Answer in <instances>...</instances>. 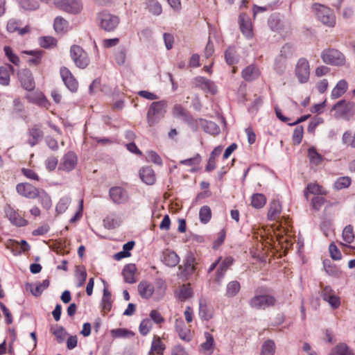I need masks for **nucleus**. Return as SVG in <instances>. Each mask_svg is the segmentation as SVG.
<instances>
[{
    "instance_id": "obj_52",
    "label": "nucleus",
    "mask_w": 355,
    "mask_h": 355,
    "mask_svg": "<svg viewBox=\"0 0 355 355\" xmlns=\"http://www.w3.org/2000/svg\"><path fill=\"white\" fill-rule=\"evenodd\" d=\"M39 44L44 49L55 46L57 44V40L51 36H42L39 38Z\"/></svg>"
},
{
    "instance_id": "obj_56",
    "label": "nucleus",
    "mask_w": 355,
    "mask_h": 355,
    "mask_svg": "<svg viewBox=\"0 0 355 355\" xmlns=\"http://www.w3.org/2000/svg\"><path fill=\"white\" fill-rule=\"evenodd\" d=\"M126 49L124 46H120L114 53V59L119 65H122L125 62Z\"/></svg>"
},
{
    "instance_id": "obj_39",
    "label": "nucleus",
    "mask_w": 355,
    "mask_h": 355,
    "mask_svg": "<svg viewBox=\"0 0 355 355\" xmlns=\"http://www.w3.org/2000/svg\"><path fill=\"white\" fill-rule=\"evenodd\" d=\"M275 342L272 340L268 339L263 343L260 355H275Z\"/></svg>"
},
{
    "instance_id": "obj_54",
    "label": "nucleus",
    "mask_w": 355,
    "mask_h": 355,
    "mask_svg": "<svg viewBox=\"0 0 355 355\" xmlns=\"http://www.w3.org/2000/svg\"><path fill=\"white\" fill-rule=\"evenodd\" d=\"M352 353L347 345L344 343L336 345L331 352L329 355H351Z\"/></svg>"
},
{
    "instance_id": "obj_12",
    "label": "nucleus",
    "mask_w": 355,
    "mask_h": 355,
    "mask_svg": "<svg viewBox=\"0 0 355 355\" xmlns=\"http://www.w3.org/2000/svg\"><path fill=\"white\" fill-rule=\"evenodd\" d=\"M193 83L196 87L202 89L205 93L215 95L218 92L217 87L215 83L205 77H196L193 80Z\"/></svg>"
},
{
    "instance_id": "obj_24",
    "label": "nucleus",
    "mask_w": 355,
    "mask_h": 355,
    "mask_svg": "<svg viewBox=\"0 0 355 355\" xmlns=\"http://www.w3.org/2000/svg\"><path fill=\"white\" fill-rule=\"evenodd\" d=\"M139 177L144 183L148 185H152L155 182V172L150 166L141 168L139 171Z\"/></svg>"
},
{
    "instance_id": "obj_49",
    "label": "nucleus",
    "mask_w": 355,
    "mask_h": 355,
    "mask_svg": "<svg viewBox=\"0 0 355 355\" xmlns=\"http://www.w3.org/2000/svg\"><path fill=\"white\" fill-rule=\"evenodd\" d=\"M193 295V291L190 284H184L179 291L178 298L181 301H185Z\"/></svg>"
},
{
    "instance_id": "obj_22",
    "label": "nucleus",
    "mask_w": 355,
    "mask_h": 355,
    "mask_svg": "<svg viewBox=\"0 0 355 355\" xmlns=\"http://www.w3.org/2000/svg\"><path fill=\"white\" fill-rule=\"evenodd\" d=\"M19 80L25 89L31 91L35 88V81L30 70L25 69L22 71L19 74Z\"/></svg>"
},
{
    "instance_id": "obj_17",
    "label": "nucleus",
    "mask_w": 355,
    "mask_h": 355,
    "mask_svg": "<svg viewBox=\"0 0 355 355\" xmlns=\"http://www.w3.org/2000/svg\"><path fill=\"white\" fill-rule=\"evenodd\" d=\"M60 76L66 87L72 92L78 90V83L71 72L65 67L60 68Z\"/></svg>"
},
{
    "instance_id": "obj_57",
    "label": "nucleus",
    "mask_w": 355,
    "mask_h": 355,
    "mask_svg": "<svg viewBox=\"0 0 355 355\" xmlns=\"http://www.w3.org/2000/svg\"><path fill=\"white\" fill-rule=\"evenodd\" d=\"M71 202V198L67 196H64L59 200L58 202L55 209L58 214L64 213L68 208Z\"/></svg>"
},
{
    "instance_id": "obj_5",
    "label": "nucleus",
    "mask_w": 355,
    "mask_h": 355,
    "mask_svg": "<svg viewBox=\"0 0 355 355\" xmlns=\"http://www.w3.org/2000/svg\"><path fill=\"white\" fill-rule=\"evenodd\" d=\"M97 21L99 26L106 32L114 31L120 23L118 16L103 10L97 14Z\"/></svg>"
},
{
    "instance_id": "obj_48",
    "label": "nucleus",
    "mask_w": 355,
    "mask_h": 355,
    "mask_svg": "<svg viewBox=\"0 0 355 355\" xmlns=\"http://www.w3.org/2000/svg\"><path fill=\"white\" fill-rule=\"evenodd\" d=\"M3 51L6 56L11 63H12L15 66L19 65L20 59L17 55L13 53V51L10 46H5L3 48Z\"/></svg>"
},
{
    "instance_id": "obj_20",
    "label": "nucleus",
    "mask_w": 355,
    "mask_h": 355,
    "mask_svg": "<svg viewBox=\"0 0 355 355\" xmlns=\"http://www.w3.org/2000/svg\"><path fill=\"white\" fill-rule=\"evenodd\" d=\"M282 209V204L279 200H272L269 205L268 219L270 221H278L280 217Z\"/></svg>"
},
{
    "instance_id": "obj_47",
    "label": "nucleus",
    "mask_w": 355,
    "mask_h": 355,
    "mask_svg": "<svg viewBox=\"0 0 355 355\" xmlns=\"http://www.w3.org/2000/svg\"><path fill=\"white\" fill-rule=\"evenodd\" d=\"M308 156L311 163L315 165H319L323 160L322 156L319 154L316 149L313 147L309 148L308 150Z\"/></svg>"
},
{
    "instance_id": "obj_3",
    "label": "nucleus",
    "mask_w": 355,
    "mask_h": 355,
    "mask_svg": "<svg viewBox=\"0 0 355 355\" xmlns=\"http://www.w3.org/2000/svg\"><path fill=\"white\" fill-rule=\"evenodd\" d=\"M167 103L166 101L153 102L148 107L146 120L150 126L157 124L166 112Z\"/></svg>"
},
{
    "instance_id": "obj_18",
    "label": "nucleus",
    "mask_w": 355,
    "mask_h": 355,
    "mask_svg": "<svg viewBox=\"0 0 355 355\" xmlns=\"http://www.w3.org/2000/svg\"><path fill=\"white\" fill-rule=\"evenodd\" d=\"M17 192L27 198L34 199L37 197L38 189L29 183H19L16 187Z\"/></svg>"
},
{
    "instance_id": "obj_41",
    "label": "nucleus",
    "mask_w": 355,
    "mask_h": 355,
    "mask_svg": "<svg viewBox=\"0 0 355 355\" xmlns=\"http://www.w3.org/2000/svg\"><path fill=\"white\" fill-rule=\"evenodd\" d=\"M37 198H39L40 203L44 209H49L51 207L52 202L51 197L44 190H38V195Z\"/></svg>"
},
{
    "instance_id": "obj_30",
    "label": "nucleus",
    "mask_w": 355,
    "mask_h": 355,
    "mask_svg": "<svg viewBox=\"0 0 355 355\" xmlns=\"http://www.w3.org/2000/svg\"><path fill=\"white\" fill-rule=\"evenodd\" d=\"M348 88L347 82L343 79L339 80L336 85L334 87L331 91V97L333 99H336L343 95Z\"/></svg>"
},
{
    "instance_id": "obj_61",
    "label": "nucleus",
    "mask_w": 355,
    "mask_h": 355,
    "mask_svg": "<svg viewBox=\"0 0 355 355\" xmlns=\"http://www.w3.org/2000/svg\"><path fill=\"white\" fill-rule=\"evenodd\" d=\"M304 134V128L302 125H297L293 134V141L295 144L299 145L302 140Z\"/></svg>"
},
{
    "instance_id": "obj_27",
    "label": "nucleus",
    "mask_w": 355,
    "mask_h": 355,
    "mask_svg": "<svg viewBox=\"0 0 355 355\" xmlns=\"http://www.w3.org/2000/svg\"><path fill=\"white\" fill-rule=\"evenodd\" d=\"M200 128L207 133L216 135L220 133L219 126L214 122L200 119Z\"/></svg>"
},
{
    "instance_id": "obj_45",
    "label": "nucleus",
    "mask_w": 355,
    "mask_h": 355,
    "mask_svg": "<svg viewBox=\"0 0 355 355\" xmlns=\"http://www.w3.org/2000/svg\"><path fill=\"white\" fill-rule=\"evenodd\" d=\"M286 69V59L284 57L277 56L274 64V70L279 75L284 73Z\"/></svg>"
},
{
    "instance_id": "obj_60",
    "label": "nucleus",
    "mask_w": 355,
    "mask_h": 355,
    "mask_svg": "<svg viewBox=\"0 0 355 355\" xmlns=\"http://www.w3.org/2000/svg\"><path fill=\"white\" fill-rule=\"evenodd\" d=\"M294 51V47L291 44H286L282 47L279 56L287 60L293 55Z\"/></svg>"
},
{
    "instance_id": "obj_51",
    "label": "nucleus",
    "mask_w": 355,
    "mask_h": 355,
    "mask_svg": "<svg viewBox=\"0 0 355 355\" xmlns=\"http://www.w3.org/2000/svg\"><path fill=\"white\" fill-rule=\"evenodd\" d=\"M343 240L350 244L352 243L355 238L354 233V229L352 225H348L345 227L343 231Z\"/></svg>"
},
{
    "instance_id": "obj_26",
    "label": "nucleus",
    "mask_w": 355,
    "mask_h": 355,
    "mask_svg": "<svg viewBox=\"0 0 355 355\" xmlns=\"http://www.w3.org/2000/svg\"><path fill=\"white\" fill-rule=\"evenodd\" d=\"M23 53L32 56V58L27 60V62L30 66H38L42 62L44 51L42 50H29L24 51Z\"/></svg>"
},
{
    "instance_id": "obj_13",
    "label": "nucleus",
    "mask_w": 355,
    "mask_h": 355,
    "mask_svg": "<svg viewBox=\"0 0 355 355\" xmlns=\"http://www.w3.org/2000/svg\"><path fill=\"white\" fill-rule=\"evenodd\" d=\"M109 196L111 200L116 205L126 203L129 200L128 191L121 187H112L110 189Z\"/></svg>"
},
{
    "instance_id": "obj_15",
    "label": "nucleus",
    "mask_w": 355,
    "mask_h": 355,
    "mask_svg": "<svg viewBox=\"0 0 355 355\" xmlns=\"http://www.w3.org/2000/svg\"><path fill=\"white\" fill-rule=\"evenodd\" d=\"M27 143L33 147L39 144L44 137V132L41 129V125L35 124L28 129L27 131Z\"/></svg>"
},
{
    "instance_id": "obj_42",
    "label": "nucleus",
    "mask_w": 355,
    "mask_h": 355,
    "mask_svg": "<svg viewBox=\"0 0 355 355\" xmlns=\"http://www.w3.org/2000/svg\"><path fill=\"white\" fill-rule=\"evenodd\" d=\"M76 278L77 280L76 286L80 288L84 285L86 282L87 274L84 267L78 266L76 270Z\"/></svg>"
},
{
    "instance_id": "obj_33",
    "label": "nucleus",
    "mask_w": 355,
    "mask_h": 355,
    "mask_svg": "<svg viewBox=\"0 0 355 355\" xmlns=\"http://www.w3.org/2000/svg\"><path fill=\"white\" fill-rule=\"evenodd\" d=\"M241 290V284L236 281H231L226 286L225 294L227 297H234Z\"/></svg>"
},
{
    "instance_id": "obj_53",
    "label": "nucleus",
    "mask_w": 355,
    "mask_h": 355,
    "mask_svg": "<svg viewBox=\"0 0 355 355\" xmlns=\"http://www.w3.org/2000/svg\"><path fill=\"white\" fill-rule=\"evenodd\" d=\"M21 8L26 10H35L39 8V3L35 0H18Z\"/></svg>"
},
{
    "instance_id": "obj_16",
    "label": "nucleus",
    "mask_w": 355,
    "mask_h": 355,
    "mask_svg": "<svg viewBox=\"0 0 355 355\" xmlns=\"http://www.w3.org/2000/svg\"><path fill=\"white\" fill-rule=\"evenodd\" d=\"M5 213L6 217L13 225L17 227H24L28 225V221L10 205H7L5 207Z\"/></svg>"
},
{
    "instance_id": "obj_35",
    "label": "nucleus",
    "mask_w": 355,
    "mask_h": 355,
    "mask_svg": "<svg viewBox=\"0 0 355 355\" xmlns=\"http://www.w3.org/2000/svg\"><path fill=\"white\" fill-rule=\"evenodd\" d=\"M68 21L61 17H57L54 20V30L58 34H64L68 30Z\"/></svg>"
},
{
    "instance_id": "obj_64",
    "label": "nucleus",
    "mask_w": 355,
    "mask_h": 355,
    "mask_svg": "<svg viewBox=\"0 0 355 355\" xmlns=\"http://www.w3.org/2000/svg\"><path fill=\"white\" fill-rule=\"evenodd\" d=\"M112 334L116 338H128L133 336L134 334L126 329H116L112 331Z\"/></svg>"
},
{
    "instance_id": "obj_4",
    "label": "nucleus",
    "mask_w": 355,
    "mask_h": 355,
    "mask_svg": "<svg viewBox=\"0 0 355 355\" xmlns=\"http://www.w3.org/2000/svg\"><path fill=\"white\" fill-rule=\"evenodd\" d=\"M312 10L317 19L326 26L333 28L336 25V16L331 8L320 3H313Z\"/></svg>"
},
{
    "instance_id": "obj_25",
    "label": "nucleus",
    "mask_w": 355,
    "mask_h": 355,
    "mask_svg": "<svg viewBox=\"0 0 355 355\" xmlns=\"http://www.w3.org/2000/svg\"><path fill=\"white\" fill-rule=\"evenodd\" d=\"M137 271V267L135 264L129 263L124 266L122 275L123 276L124 281L128 284H134L137 282L135 278V272Z\"/></svg>"
},
{
    "instance_id": "obj_19",
    "label": "nucleus",
    "mask_w": 355,
    "mask_h": 355,
    "mask_svg": "<svg viewBox=\"0 0 355 355\" xmlns=\"http://www.w3.org/2000/svg\"><path fill=\"white\" fill-rule=\"evenodd\" d=\"M239 22L240 29L242 33L248 38L250 39L253 36L252 24L249 17L245 14L241 13L239 16Z\"/></svg>"
},
{
    "instance_id": "obj_23",
    "label": "nucleus",
    "mask_w": 355,
    "mask_h": 355,
    "mask_svg": "<svg viewBox=\"0 0 355 355\" xmlns=\"http://www.w3.org/2000/svg\"><path fill=\"white\" fill-rule=\"evenodd\" d=\"M162 261L168 267H175L180 262V257L175 252L166 249L162 252Z\"/></svg>"
},
{
    "instance_id": "obj_10",
    "label": "nucleus",
    "mask_w": 355,
    "mask_h": 355,
    "mask_svg": "<svg viewBox=\"0 0 355 355\" xmlns=\"http://www.w3.org/2000/svg\"><path fill=\"white\" fill-rule=\"evenodd\" d=\"M70 55L76 67L85 69L89 65V59L87 53L80 46L72 45L70 49Z\"/></svg>"
},
{
    "instance_id": "obj_34",
    "label": "nucleus",
    "mask_w": 355,
    "mask_h": 355,
    "mask_svg": "<svg viewBox=\"0 0 355 355\" xmlns=\"http://www.w3.org/2000/svg\"><path fill=\"white\" fill-rule=\"evenodd\" d=\"M50 331L55 336L58 343H63L65 340L66 336L67 335V332L65 331L64 328L58 324L51 326Z\"/></svg>"
},
{
    "instance_id": "obj_8",
    "label": "nucleus",
    "mask_w": 355,
    "mask_h": 355,
    "mask_svg": "<svg viewBox=\"0 0 355 355\" xmlns=\"http://www.w3.org/2000/svg\"><path fill=\"white\" fill-rule=\"evenodd\" d=\"M335 110V116L337 118H347L352 116L355 113V103L340 100L332 107Z\"/></svg>"
},
{
    "instance_id": "obj_63",
    "label": "nucleus",
    "mask_w": 355,
    "mask_h": 355,
    "mask_svg": "<svg viewBox=\"0 0 355 355\" xmlns=\"http://www.w3.org/2000/svg\"><path fill=\"white\" fill-rule=\"evenodd\" d=\"M193 131H197L200 127V119H196L190 114L184 121Z\"/></svg>"
},
{
    "instance_id": "obj_58",
    "label": "nucleus",
    "mask_w": 355,
    "mask_h": 355,
    "mask_svg": "<svg viewBox=\"0 0 355 355\" xmlns=\"http://www.w3.org/2000/svg\"><path fill=\"white\" fill-rule=\"evenodd\" d=\"M153 323L150 319L145 318L140 323L139 329L142 336H146L152 329Z\"/></svg>"
},
{
    "instance_id": "obj_2",
    "label": "nucleus",
    "mask_w": 355,
    "mask_h": 355,
    "mask_svg": "<svg viewBox=\"0 0 355 355\" xmlns=\"http://www.w3.org/2000/svg\"><path fill=\"white\" fill-rule=\"evenodd\" d=\"M198 262L195 254L189 251L184 257L182 265L178 266V277L182 281H187L196 270Z\"/></svg>"
},
{
    "instance_id": "obj_14",
    "label": "nucleus",
    "mask_w": 355,
    "mask_h": 355,
    "mask_svg": "<svg viewBox=\"0 0 355 355\" xmlns=\"http://www.w3.org/2000/svg\"><path fill=\"white\" fill-rule=\"evenodd\" d=\"M76 164V155L72 151H69L62 157L58 166V170L69 172L75 168Z\"/></svg>"
},
{
    "instance_id": "obj_50",
    "label": "nucleus",
    "mask_w": 355,
    "mask_h": 355,
    "mask_svg": "<svg viewBox=\"0 0 355 355\" xmlns=\"http://www.w3.org/2000/svg\"><path fill=\"white\" fill-rule=\"evenodd\" d=\"M173 114L175 117L180 118L183 121L191 114L188 110L179 104L173 107Z\"/></svg>"
},
{
    "instance_id": "obj_28",
    "label": "nucleus",
    "mask_w": 355,
    "mask_h": 355,
    "mask_svg": "<svg viewBox=\"0 0 355 355\" xmlns=\"http://www.w3.org/2000/svg\"><path fill=\"white\" fill-rule=\"evenodd\" d=\"M259 74V69L254 64L246 67L242 71V77L246 81H252L257 79Z\"/></svg>"
},
{
    "instance_id": "obj_38",
    "label": "nucleus",
    "mask_w": 355,
    "mask_h": 355,
    "mask_svg": "<svg viewBox=\"0 0 355 355\" xmlns=\"http://www.w3.org/2000/svg\"><path fill=\"white\" fill-rule=\"evenodd\" d=\"M309 193L324 195L326 192L320 185L316 183H309L307 184L304 191V196L306 199H308Z\"/></svg>"
},
{
    "instance_id": "obj_59",
    "label": "nucleus",
    "mask_w": 355,
    "mask_h": 355,
    "mask_svg": "<svg viewBox=\"0 0 355 355\" xmlns=\"http://www.w3.org/2000/svg\"><path fill=\"white\" fill-rule=\"evenodd\" d=\"M105 288L103 289V309L106 310H110L111 308V293L106 288L105 281H103Z\"/></svg>"
},
{
    "instance_id": "obj_9",
    "label": "nucleus",
    "mask_w": 355,
    "mask_h": 355,
    "mask_svg": "<svg viewBox=\"0 0 355 355\" xmlns=\"http://www.w3.org/2000/svg\"><path fill=\"white\" fill-rule=\"evenodd\" d=\"M54 4L57 8L73 15L80 13L83 8L81 0H57Z\"/></svg>"
},
{
    "instance_id": "obj_6",
    "label": "nucleus",
    "mask_w": 355,
    "mask_h": 355,
    "mask_svg": "<svg viewBox=\"0 0 355 355\" xmlns=\"http://www.w3.org/2000/svg\"><path fill=\"white\" fill-rule=\"evenodd\" d=\"M276 298L268 294H261L256 291V294L249 300V305L251 308L258 310H265L276 304Z\"/></svg>"
},
{
    "instance_id": "obj_32",
    "label": "nucleus",
    "mask_w": 355,
    "mask_h": 355,
    "mask_svg": "<svg viewBox=\"0 0 355 355\" xmlns=\"http://www.w3.org/2000/svg\"><path fill=\"white\" fill-rule=\"evenodd\" d=\"M49 280L46 279L43 280L42 282L38 283L35 285L33 284H28L26 286L30 288L31 292L34 296L38 297L41 295L42 292L49 286Z\"/></svg>"
},
{
    "instance_id": "obj_11",
    "label": "nucleus",
    "mask_w": 355,
    "mask_h": 355,
    "mask_svg": "<svg viewBox=\"0 0 355 355\" xmlns=\"http://www.w3.org/2000/svg\"><path fill=\"white\" fill-rule=\"evenodd\" d=\"M295 73L300 83H306L309 81L310 76V66L309 61L306 58H301L298 60L295 66Z\"/></svg>"
},
{
    "instance_id": "obj_29",
    "label": "nucleus",
    "mask_w": 355,
    "mask_h": 355,
    "mask_svg": "<svg viewBox=\"0 0 355 355\" xmlns=\"http://www.w3.org/2000/svg\"><path fill=\"white\" fill-rule=\"evenodd\" d=\"M14 67L7 64L0 67V85L7 86L10 84V72H14Z\"/></svg>"
},
{
    "instance_id": "obj_7",
    "label": "nucleus",
    "mask_w": 355,
    "mask_h": 355,
    "mask_svg": "<svg viewBox=\"0 0 355 355\" xmlns=\"http://www.w3.org/2000/svg\"><path fill=\"white\" fill-rule=\"evenodd\" d=\"M322 61L330 65L342 66L345 62V55L334 49H327L321 53Z\"/></svg>"
},
{
    "instance_id": "obj_21",
    "label": "nucleus",
    "mask_w": 355,
    "mask_h": 355,
    "mask_svg": "<svg viewBox=\"0 0 355 355\" xmlns=\"http://www.w3.org/2000/svg\"><path fill=\"white\" fill-rule=\"evenodd\" d=\"M138 293L143 299H149L152 297L155 287L153 284L148 281H141L137 286Z\"/></svg>"
},
{
    "instance_id": "obj_62",
    "label": "nucleus",
    "mask_w": 355,
    "mask_h": 355,
    "mask_svg": "<svg viewBox=\"0 0 355 355\" xmlns=\"http://www.w3.org/2000/svg\"><path fill=\"white\" fill-rule=\"evenodd\" d=\"M320 229L326 236L333 232V222L330 219H324L320 225Z\"/></svg>"
},
{
    "instance_id": "obj_46",
    "label": "nucleus",
    "mask_w": 355,
    "mask_h": 355,
    "mask_svg": "<svg viewBox=\"0 0 355 355\" xmlns=\"http://www.w3.org/2000/svg\"><path fill=\"white\" fill-rule=\"evenodd\" d=\"M146 6L148 11L154 15H159L162 12V6L157 0H148Z\"/></svg>"
},
{
    "instance_id": "obj_1",
    "label": "nucleus",
    "mask_w": 355,
    "mask_h": 355,
    "mask_svg": "<svg viewBox=\"0 0 355 355\" xmlns=\"http://www.w3.org/2000/svg\"><path fill=\"white\" fill-rule=\"evenodd\" d=\"M234 259L232 257L223 258L218 257L207 269V274L210 275L209 281L220 285L227 270L233 265Z\"/></svg>"
},
{
    "instance_id": "obj_36",
    "label": "nucleus",
    "mask_w": 355,
    "mask_h": 355,
    "mask_svg": "<svg viewBox=\"0 0 355 355\" xmlns=\"http://www.w3.org/2000/svg\"><path fill=\"white\" fill-rule=\"evenodd\" d=\"M199 315L202 320L206 321L209 320L213 316L212 311L207 305L205 300H200Z\"/></svg>"
},
{
    "instance_id": "obj_43",
    "label": "nucleus",
    "mask_w": 355,
    "mask_h": 355,
    "mask_svg": "<svg viewBox=\"0 0 355 355\" xmlns=\"http://www.w3.org/2000/svg\"><path fill=\"white\" fill-rule=\"evenodd\" d=\"M352 184V179L349 176H343L338 178L334 184V188L336 190H341L348 188Z\"/></svg>"
},
{
    "instance_id": "obj_44",
    "label": "nucleus",
    "mask_w": 355,
    "mask_h": 355,
    "mask_svg": "<svg viewBox=\"0 0 355 355\" xmlns=\"http://www.w3.org/2000/svg\"><path fill=\"white\" fill-rule=\"evenodd\" d=\"M211 218V210L207 205L202 206L199 211L200 221L203 224L209 222Z\"/></svg>"
},
{
    "instance_id": "obj_55",
    "label": "nucleus",
    "mask_w": 355,
    "mask_h": 355,
    "mask_svg": "<svg viewBox=\"0 0 355 355\" xmlns=\"http://www.w3.org/2000/svg\"><path fill=\"white\" fill-rule=\"evenodd\" d=\"M225 58L227 64L232 65L237 62L236 51L234 47H228L225 52Z\"/></svg>"
},
{
    "instance_id": "obj_31",
    "label": "nucleus",
    "mask_w": 355,
    "mask_h": 355,
    "mask_svg": "<svg viewBox=\"0 0 355 355\" xmlns=\"http://www.w3.org/2000/svg\"><path fill=\"white\" fill-rule=\"evenodd\" d=\"M204 336L205 341L200 345V349L207 354H211L214 351L215 344L214 336L207 331L205 332Z\"/></svg>"
},
{
    "instance_id": "obj_40",
    "label": "nucleus",
    "mask_w": 355,
    "mask_h": 355,
    "mask_svg": "<svg viewBox=\"0 0 355 355\" xmlns=\"http://www.w3.org/2000/svg\"><path fill=\"white\" fill-rule=\"evenodd\" d=\"M266 203V198L262 193H254L251 197V205L256 209L262 208Z\"/></svg>"
},
{
    "instance_id": "obj_37",
    "label": "nucleus",
    "mask_w": 355,
    "mask_h": 355,
    "mask_svg": "<svg viewBox=\"0 0 355 355\" xmlns=\"http://www.w3.org/2000/svg\"><path fill=\"white\" fill-rule=\"evenodd\" d=\"M165 345L158 336H154L151 344L150 352H155L157 355H162L165 350Z\"/></svg>"
}]
</instances>
